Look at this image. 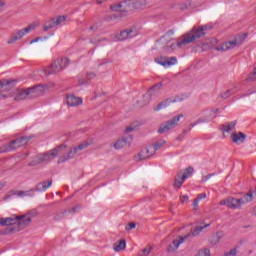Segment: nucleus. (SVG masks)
I'll list each match as a JSON object with an SVG mask.
<instances>
[{
	"label": "nucleus",
	"mask_w": 256,
	"mask_h": 256,
	"mask_svg": "<svg viewBox=\"0 0 256 256\" xmlns=\"http://www.w3.org/2000/svg\"><path fill=\"white\" fill-rule=\"evenodd\" d=\"M29 139L31 137L22 136L12 140L7 146H3L0 148V153H7L9 151H15V149H19V147H23L29 143Z\"/></svg>",
	"instance_id": "6"
},
{
	"label": "nucleus",
	"mask_w": 256,
	"mask_h": 256,
	"mask_svg": "<svg viewBox=\"0 0 256 256\" xmlns=\"http://www.w3.org/2000/svg\"><path fill=\"white\" fill-rule=\"evenodd\" d=\"M132 141H133V136H126L121 139H118L114 144V147L115 149H123V147H126V145H131Z\"/></svg>",
	"instance_id": "20"
},
{
	"label": "nucleus",
	"mask_w": 256,
	"mask_h": 256,
	"mask_svg": "<svg viewBox=\"0 0 256 256\" xmlns=\"http://www.w3.org/2000/svg\"><path fill=\"white\" fill-rule=\"evenodd\" d=\"M7 97H11V94H8V95L0 94V99H7Z\"/></svg>",
	"instance_id": "51"
},
{
	"label": "nucleus",
	"mask_w": 256,
	"mask_h": 256,
	"mask_svg": "<svg viewBox=\"0 0 256 256\" xmlns=\"http://www.w3.org/2000/svg\"><path fill=\"white\" fill-rule=\"evenodd\" d=\"M69 65V58H57L50 66L37 70L36 73L40 75V77H47V75H55V73H59L63 71Z\"/></svg>",
	"instance_id": "2"
},
{
	"label": "nucleus",
	"mask_w": 256,
	"mask_h": 256,
	"mask_svg": "<svg viewBox=\"0 0 256 256\" xmlns=\"http://www.w3.org/2000/svg\"><path fill=\"white\" fill-rule=\"evenodd\" d=\"M131 131H135V128H133L131 126L126 127L125 133H131Z\"/></svg>",
	"instance_id": "48"
},
{
	"label": "nucleus",
	"mask_w": 256,
	"mask_h": 256,
	"mask_svg": "<svg viewBox=\"0 0 256 256\" xmlns=\"http://www.w3.org/2000/svg\"><path fill=\"white\" fill-rule=\"evenodd\" d=\"M135 227H137V225L135 223H129L127 226H126V231H131V229H135Z\"/></svg>",
	"instance_id": "42"
},
{
	"label": "nucleus",
	"mask_w": 256,
	"mask_h": 256,
	"mask_svg": "<svg viewBox=\"0 0 256 256\" xmlns=\"http://www.w3.org/2000/svg\"><path fill=\"white\" fill-rule=\"evenodd\" d=\"M155 154V149L148 146L142 149L137 155L134 156V161H145V159H151Z\"/></svg>",
	"instance_id": "12"
},
{
	"label": "nucleus",
	"mask_w": 256,
	"mask_h": 256,
	"mask_svg": "<svg viewBox=\"0 0 256 256\" xmlns=\"http://www.w3.org/2000/svg\"><path fill=\"white\" fill-rule=\"evenodd\" d=\"M198 256H211V250L205 248L198 252Z\"/></svg>",
	"instance_id": "37"
},
{
	"label": "nucleus",
	"mask_w": 256,
	"mask_h": 256,
	"mask_svg": "<svg viewBox=\"0 0 256 256\" xmlns=\"http://www.w3.org/2000/svg\"><path fill=\"white\" fill-rule=\"evenodd\" d=\"M51 185H53V180H47V181L40 182L36 186V191H39L41 193V192L45 191L48 187H51Z\"/></svg>",
	"instance_id": "29"
},
{
	"label": "nucleus",
	"mask_w": 256,
	"mask_h": 256,
	"mask_svg": "<svg viewBox=\"0 0 256 256\" xmlns=\"http://www.w3.org/2000/svg\"><path fill=\"white\" fill-rule=\"evenodd\" d=\"M189 131H191V129L189 130V126H188V129L187 130H183L182 132V135H187L189 133Z\"/></svg>",
	"instance_id": "53"
},
{
	"label": "nucleus",
	"mask_w": 256,
	"mask_h": 256,
	"mask_svg": "<svg viewBox=\"0 0 256 256\" xmlns=\"http://www.w3.org/2000/svg\"><path fill=\"white\" fill-rule=\"evenodd\" d=\"M155 63H158V65H162V67H173V65H177V57H163L159 56L155 58Z\"/></svg>",
	"instance_id": "13"
},
{
	"label": "nucleus",
	"mask_w": 256,
	"mask_h": 256,
	"mask_svg": "<svg viewBox=\"0 0 256 256\" xmlns=\"http://www.w3.org/2000/svg\"><path fill=\"white\" fill-rule=\"evenodd\" d=\"M237 91V87H233L229 90H226L223 94H221L222 99H229L234 93Z\"/></svg>",
	"instance_id": "32"
},
{
	"label": "nucleus",
	"mask_w": 256,
	"mask_h": 256,
	"mask_svg": "<svg viewBox=\"0 0 256 256\" xmlns=\"http://www.w3.org/2000/svg\"><path fill=\"white\" fill-rule=\"evenodd\" d=\"M46 91H49V86L47 84H44V85L39 84L33 87L34 97H41L45 95Z\"/></svg>",
	"instance_id": "21"
},
{
	"label": "nucleus",
	"mask_w": 256,
	"mask_h": 256,
	"mask_svg": "<svg viewBox=\"0 0 256 256\" xmlns=\"http://www.w3.org/2000/svg\"><path fill=\"white\" fill-rule=\"evenodd\" d=\"M245 39H247V34H239L235 37V39L224 42L220 46H217L215 50L221 52L230 51V49H235V47H239V45H242Z\"/></svg>",
	"instance_id": "4"
},
{
	"label": "nucleus",
	"mask_w": 256,
	"mask_h": 256,
	"mask_svg": "<svg viewBox=\"0 0 256 256\" xmlns=\"http://www.w3.org/2000/svg\"><path fill=\"white\" fill-rule=\"evenodd\" d=\"M206 227H209V224H206L204 226H196L193 230H192V236L193 237H197V235H199V233H201V231H203Z\"/></svg>",
	"instance_id": "34"
},
{
	"label": "nucleus",
	"mask_w": 256,
	"mask_h": 256,
	"mask_svg": "<svg viewBox=\"0 0 256 256\" xmlns=\"http://www.w3.org/2000/svg\"><path fill=\"white\" fill-rule=\"evenodd\" d=\"M211 177H215V173L208 174L202 177L201 183H207Z\"/></svg>",
	"instance_id": "39"
},
{
	"label": "nucleus",
	"mask_w": 256,
	"mask_h": 256,
	"mask_svg": "<svg viewBox=\"0 0 256 256\" xmlns=\"http://www.w3.org/2000/svg\"><path fill=\"white\" fill-rule=\"evenodd\" d=\"M213 29V26L202 25L197 27H193L191 33H188L184 36L183 39L179 40L176 44H171V49H175V47H183V45H189V43H193L195 39H201V37H205L207 35V31Z\"/></svg>",
	"instance_id": "1"
},
{
	"label": "nucleus",
	"mask_w": 256,
	"mask_h": 256,
	"mask_svg": "<svg viewBox=\"0 0 256 256\" xmlns=\"http://www.w3.org/2000/svg\"><path fill=\"white\" fill-rule=\"evenodd\" d=\"M206 197H207V194L201 193V194H199V195L196 197V199H198V201H201V199H205Z\"/></svg>",
	"instance_id": "45"
},
{
	"label": "nucleus",
	"mask_w": 256,
	"mask_h": 256,
	"mask_svg": "<svg viewBox=\"0 0 256 256\" xmlns=\"http://www.w3.org/2000/svg\"><path fill=\"white\" fill-rule=\"evenodd\" d=\"M17 217L0 218V225L7 227V225H17Z\"/></svg>",
	"instance_id": "26"
},
{
	"label": "nucleus",
	"mask_w": 256,
	"mask_h": 256,
	"mask_svg": "<svg viewBox=\"0 0 256 256\" xmlns=\"http://www.w3.org/2000/svg\"><path fill=\"white\" fill-rule=\"evenodd\" d=\"M73 213H75V208H72Z\"/></svg>",
	"instance_id": "59"
},
{
	"label": "nucleus",
	"mask_w": 256,
	"mask_h": 256,
	"mask_svg": "<svg viewBox=\"0 0 256 256\" xmlns=\"http://www.w3.org/2000/svg\"><path fill=\"white\" fill-rule=\"evenodd\" d=\"M98 4H101V1H97Z\"/></svg>",
	"instance_id": "60"
},
{
	"label": "nucleus",
	"mask_w": 256,
	"mask_h": 256,
	"mask_svg": "<svg viewBox=\"0 0 256 256\" xmlns=\"http://www.w3.org/2000/svg\"><path fill=\"white\" fill-rule=\"evenodd\" d=\"M183 137H185V136L183 134H180L177 139L181 140V139H183Z\"/></svg>",
	"instance_id": "54"
},
{
	"label": "nucleus",
	"mask_w": 256,
	"mask_h": 256,
	"mask_svg": "<svg viewBox=\"0 0 256 256\" xmlns=\"http://www.w3.org/2000/svg\"><path fill=\"white\" fill-rule=\"evenodd\" d=\"M185 101V98L176 96L175 98H166L160 102L155 108L154 111H161V109H167L171 103H181Z\"/></svg>",
	"instance_id": "11"
},
{
	"label": "nucleus",
	"mask_w": 256,
	"mask_h": 256,
	"mask_svg": "<svg viewBox=\"0 0 256 256\" xmlns=\"http://www.w3.org/2000/svg\"><path fill=\"white\" fill-rule=\"evenodd\" d=\"M94 29H96L95 26H91V27H90V31H94Z\"/></svg>",
	"instance_id": "55"
},
{
	"label": "nucleus",
	"mask_w": 256,
	"mask_h": 256,
	"mask_svg": "<svg viewBox=\"0 0 256 256\" xmlns=\"http://www.w3.org/2000/svg\"><path fill=\"white\" fill-rule=\"evenodd\" d=\"M61 149H63V146H59L45 154H38L34 158V163H49V161H53L59 155Z\"/></svg>",
	"instance_id": "8"
},
{
	"label": "nucleus",
	"mask_w": 256,
	"mask_h": 256,
	"mask_svg": "<svg viewBox=\"0 0 256 256\" xmlns=\"http://www.w3.org/2000/svg\"><path fill=\"white\" fill-rule=\"evenodd\" d=\"M163 87L162 83H157L154 86H152L147 92H146V97H159L161 95V89Z\"/></svg>",
	"instance_id": "19"
},
{
	"label": "nucleus",
	"mask_w": 256,
	"mask_h": 256,
	"mask_svg": "<svg viewBox=\"0 0 256 256\" xmlns=\"http://www.w3.org/2000/svg\"><path fill=\"white\" fill-rule=\"evenodd\" d=\"M183 117H184L183 114H179L177 116H174L170 120L162 123L158 129V133L160 135H163V133H167V131H171V129H175V127L179 125V121H181Z\"/></svg>",
	"instance_id": "7"
},
{
	"label": "nucleus",
	"mask_w": 256,
	"mask_h": 256,
	"mask_svg": "<svg viewBox=\"0 0 256 256\" xmlns=\"http://www.w3.org/2000/svg\"><path fill=\"white\" fill-rule=\"evenodd\" d=\"M127 247V242L125 239L120 240L119 242L114 243L113 249L116 253H119V251H124V249Z\"/></svg>",
	"instance_id": "30"
},
{
	"label": "nucleus",
	"mask_w": 256,
	"mask_h": 256,
	"mask_svg": "<svg viewBox=\"0 0 256 256\" xmlns=\"http://www.w3.org/2000/svg\"><path fill=\"white\" fill-rule=\"evenodd\" d=\"M65 213H67V211H64V212H62V213L56 215V216L54 217V220H55V221H59V219H61V217H63V215H65Z\"/></svg>",
	"instance_id": "44"
},
{
	"label": "nucleus",
	"mask_w": 256,
	"mask_h": 256,
	"mask_svg": "<svg viewBox=\"0 0 256 256\" xmlns=\"http://www.w3.org/2000/svg\"><path fill=\"white\" fill-rule=\"evenodd\" d=\"M187 174H183V171L178 173V178L174 180V187L175 189H181L183 183H185V179H187Z\"/></svg>",
	"instance_id": "24"
},
{
	"label": "nucleus",
	"mask_w": 256,
	"mask_h": 256,
	"mask_svg": "<svg viewBox=\"0 0 256 256\" xmlns=\"http://www.w3.org/2000/svg\"><path fill=\"white\" fill-rule=\"evenodd\" d=\"M211 121V119L209 118H199L196 122L191 123L189 125V130H191L193 127H197V125L201 124V123H209Z\"/></svg>",
	"instance_id": "33"
},
{
	"label": "nucleus",
	"mask_w": 256,
	"mask_h": 256,
	"mask_svg": "<svg viewBox=\"0 0 256 256\" xmlns=\"http://www.w3.org/2000/svg\"><path fill=\"white\" fill-rule=\"evenodd\" d=\"M249 94H243L242 96H240V97H247Z\"/></svg>",
	"instance_id": "57"
},
{
	"label": "nucleus",
	"mask_w": 256,
	"mask_h": 256,
	"mask_svg": "<svg viewBox=\"0 0 256 256\" xmlns=\"http://www.w3.org/2000/svg\"><path fill=\"white\" fill-rule=\"evenodd\" d=\"M224 256H237V248H233L230 251L224 253Z\"/></svg>",
	"instance_id": "41"
},
{
	"label": "nucleus",
	"mask_w": 256,
	"mask_h": 256,
	"mask_svg": "<svg viewBox=\"0 0 256 256\" xmlns=\"http://www.w3.org/2000/svg\"><path fill=\"white\" fill-rule=\"evenodd\" d=\"M96 77H97V74H95L94 72H88L86 74L87 81H91V80L95 79Z\"/></svg>",
	"instance_id": "40"
},
{
	"label": "nucleus",
	"mask_w": 256,
	"mask_h": 256,
	"mask_svg": "<svg viewBox=\"0 0 256 256\" xmlns=\"http://www.w3.org/2000/svg\"><path fill=\"white\" fill-rule=\"evenodd\" d=\"M11 83H15V80L0 81V93H3L5 91H11Z\"/></svg>",
	"instance_id": "27"
},
{
	"label": "nucleus",
	"mask_w": 256,
	"mask_h": 256,
	"mask_svg": "<svg viewBox=\"0 0 256 256\" xmlns=\"http://www.w3.org/2000/svg\"><path fill=\"white\" fill-rule=\"evenodd\" d=\"M89 147V143L84 142L79 144L78 146L72 148L67 154L60 156L58 159V163H65V161H69V159H73L75 155H77V151H83V149H87Z\"/></svg>",
	"instance_id": "9"
},
{
	"label": "nucleus",
	"mask_w": 256,
	"mask_h": 256,
	"mask_svg": "<svg viewBox=\"0 0 256 256\" xmlns=\"http://www.w3.org/2000/svg\"><path fill=\"white\" fill-rule=\"evenodd\" d=\"M255 75H256V68L253 69L252 73H251L250 76H249V79H250V80L255 79Z\"/></svg>",
	"instance_id": "47"
},
{
	"label": "nucleus",
	"mask_w": 256,
	"mask_h": 256,
	"mask_svg": "<svg viewBox=\"0 0 256 256\" xmlns=\"http://www.w3.org/2000/svg\"><path fill=\"white\" fill-rule=\"evenodd\" d=\"M44 39H47V37H45ZM39 41H43V37H37L33 39V43H37Z\"/></svg>",
	"instance_id": "49"
},
{
	"label": "nucleus",
	"mask_w": 256,
	"mask_h": 256,
	"mask_svg": "<svg viewBox=\"0 0 256 256\" xmlns=\"http://www.w3.org/2000/svg\"><path fill=\"white\" fill-rule=\"evenodd\" d=\"M66 103L69 107H79V105H83V99L70 94L66 96Z\"/></svg>",
	"instance_id": "18"
},
{
	"label": "nucleus",
	"mask_w": 256,
	"mask_h": 256,
	"mask_svg": "<svg viewBox=\"0 0 256 256\" xmlns=\"http://www.w3.org/2000/svg\"><path fill=\"white\" fill-rule=\"evenodd\" d=\"M16 225H29L31 223V219H33V216L31 214H26L22 216H16Z\"/></svg>",
	"instance_id": "22"
},
{
	"label": "nucleus",
	"mask_w": 256,
	"mask_h": 256,
	"mask_svg": "<svg viewBox=\"0 0 256 256\" xmlns=\"http://www.w3.org/2000/svg\"><path fill=\"white\" fill-rule=\"evenodd\" d=\"M31 190L26 191H10L5 197L4 201H7L9 199H13V197H19L20 199H23V197H31Z\"/></svg>",
	"instance_id": "15"
},
{
	"label": "nucleus",
	"mask_w": 256,
	"mask_h": 256,
	"mask_svg": "<svg viewBox=\"0 0 256 256\" xmlns=\"http://www.w3.org/2000/svg\"><path fill=\"white\" fill-rule=\"evenodd\" d=\"M149 253H151V248H144L138 253V256H149Z\"/></svg>",
	"instance_id": "38"
},
{
	"label": "nucleus",
	"mask_w": 256,
	"mask_h": 256,
	"mask_svg": "<svg viewBox=\"0 0 256 256\" xmlns=\"http://www.w3.org/2000/svg\"><path fill=\"white\" fill-rule=\"evenodd\" d=\"M132 37H137V31L134 29L122 30L117 36V41H125L126 39H132Z\"/></svg>",
	"instance_id": "16"
},
{
	"label": "nucleus",
	"mask_w": 256,
	"mask_h": 256,
	"mask_svg": "<svg viewBox=\"0 0 256 256\" xmlns=\"http://www.w3.org/2000/svg\"><path fill=\"white\" fill-rule=\"evenodd\" d=\"M253 201V192L246 193L242 198L236 199L233 197L226 198L220 201V205H225L228 209H240L242 205Z\"/></svg>",
	"instance_id": "3"
},
{
	"label": "nucleus",
	"mask_w": 256,
	"mask_h": 256,
	"mask_svg": "<svg viewBox=\"0 0 256 256\" xmlns=\"http://www.w3.org/2000/svg\"><path fill=\"white\" fill-rule=\"evenodd\" d=\"M253 215H256V207L253 209Z\"/></svg>",
	"instance_id": "56"
},
{
	"label": "nucleus",
	"mask_w": 256,
	"mask_h": 256,
	"mask_svg": "<svg viewBox=\"0 0 256 256\" xmlns=\"http://www.w3.org/2000/svg\"><path fill=\"white\" fill-rule=\"evenodd\" d=\"M31 31H33V24H29L27 27L22 29L14 30L7 40V45H14V43H17V41H21V39H23V37L26 35H29Z\"/></svg>",
	"instance_id": "5"
},
{
	"label": "nucleus",
	"mask_w": 256,
	"mask_h": 256,
	"mask_svg": "<svg viewBox=\"0 0 256 256\" xmlns=\"http://www.w3.org/2000/svg\"><path fill=\"white\" fill-rule=\"evenodd\" d=\"M231 139L233 143H236V145H241V143H244L245 139H247V135L243 134L242 132L233 133L231 135Z\"/></svg>",
	"instance_id": "23"
},
{
	"label": "nucleus",
	"mask_w": 256,
	"mask_h": 256,
	"mask_svg": "<svg viewBox=\"0 0 256 256\" xmlns=\"http://www.w3.org/2000/svg\"><path fill=\"white\" fill-rule=\"evenodd\" d=\"M66 18L65 16H58L55 18H52L51 20L47 21L44 24L43 30L49 31V29H57V27H61L62 25H65Z\"/></svg>",
	"instance_id": "10"
},
{
	"label": "nucleus",
	"mask_w": 256,
	"mask_h": 256,
	"mask_svg": "<svg viewBox=\"0 0 256 256\" xmlns=\"http://www.w3.org/2000/svg\"><path fill=\"white\" fill-rule=\"evenodd\" d=\"M3 7H5V2L0 1V13L3 11Z\"/></svg>",
	"instance_id": "52"
},
{
	"label": "nucleus",
	"mask_w": 256,
	"mask_h": 256,
	"mask_svg": "<svg viewBox=\"0 0 256 256\" xmlns=\"http://www.w3.org/2000/svg\"><path fill=\"white\" fill-rule=\"evenodd\" d=\"M30 45H33V40L30 41Z\"/></svg>",
	"instance_id": "58"
},
{
	"label": "nucleus",
	"mask_w": 256,
	"mask_h": 256,
	"mask_svg": "<svg viewBox=\"0 0 256 256\" xmlns=\"http://www.w3.org/2000/svg\"><path fill=\"white\" fill-rule=\"evenodd\" d=\"M193 173H195V169H193V167H188L184 170L183 175H187V178H188V177H191V175H193Z\"/></svg>",
	"instance_id": "36"
},
{
	"label": "nucleus",
	"mask_w": 256,
	"mask_h": 256,
	"mask_svg": "<svg viewBox=\"0 0 256 256\" xmlns=\"http://www.w3.org/2000/svg\"><path fill=\"white\" fill-rule=\"evenodd\" d=\"M128 3H129V1H124V2H121L119 4L112 5L110 7V9H111V11H120L122 13H126V11H128V10L125 7H127Z\"/></svg>",
	"instance_id": "28"
},
{
	"label": "nucleus",
	"mask_w": 256,
	"mask_h": 256,
	"mask_svg": "<svg viewBox=\"0 0 256 256\" xmlns=\"http://www.w3.org/2000/svg\"><path fill=\"white\" fill-rule=\"evenodd\" d=\"M165 140H160L158 142H156L154 145H151L150 147H152L154 149V153L159 151V149H161V147H163L165 145Z\"/></svg>",
	"instance_id": "35"
},
{
	"label": "nucleus",
	"mask_w": 256,
	"mask_h": 256,
	"mask_svg": "<svg viewBox=\"0 0 256 256\" xmlns=\"http://www.w3.org/2000/svg\"><path fill=\"white\" fill-rule=\"evenodd\" d=\"M187 201H189V196L184 195L180 197V202L181 203H187Z\"/></svg>",
	"instance_id": "43"
},
{
	"label": "nucleus",
	"mask_w": 256,
	"mask_h": 256,
	"mask_svg": "<svg viewBox=\"0 0 256 256\" xmlns=\"http://www.w3.org/2000/svg\"><path fill=\"white\" fill-rule=\"evenodd\" d=\"M235 125H237V121H232L230 123L222 125L221 129L223 133H231L233 129H235Z\"/></svg>",
	"instance_id": "31"
},
{
	"label": "nucleus",
	"mask_w": 256,
	"mask_h": 256,
	"mask_svg": "<svg viewBox=\"0 0 256 256\" xmlns=\"http://www.w3.org/2000/svg\"><path fill=\"white\" fill-rule=\"evenodd\" d=\"M31 91H33V87H29L25 90H16L14 92V101H23L27 99L29 95H31Z\"/></svg>",
	"instance_id": "17"
},
{
	"label": "nucleus",
	"mask_w": 256,
	"mask_h": 256,
	"mask_svg": "<svg viewBox=\"0 0 256 256\" xmlns=\"http://www.w3.org/2000/svg\"><path fill=\"white\" fill-rule=\"evenodd\" d=\"M101 41H107V38L99 39L98 41L90 40V43H94V45H97L98 43H101Z\"/></svg>",
	"instance_id": "46"
},
{
	"label": "nucleus",
	"mask_w": 256,
	"mask_h": 256,
	"mask_svg": "<svg viewBox=\"0 0 256 256\" xmlns=\"http://www.w3.org/2000/svg\"><path fill=\"white\" fill-rule=\"evenodd\" d=\"M225 237V234L223 232H216V234L210 236V238L208 239L209 243H211L212 245H219V243L221 242V239Z\"/></svg>",
	"instance_id": "25"
},
{
	"label": "nucleus",
	"mask_w": 256,
	"mask_h": 256,
	"mask_svg": "<svg viewBox=\"0 0 256 256\" xmlns=\"http://www.w3.org/2000/svg\"><path fill=\"white\" fill-rule=\"evenodd\" d=\"M191 237V234H186L184 237L183 236H178L177 239L173 240L171 244H169L167 248L168 253H175L176 250L179 249V245L185 243L186 239H189Z\"/></svg>",
	"instance_id": "14"
},
{
	"label": "nucleus",
	"mask_w": 256,
	"mask_h": 256,
	"mask_svg": "<svg viewBox=\"0 0 256 256\" xmlns=\"http://www.w3.org/2000/svg\"><path fill=\"white\" fill-rule=\"evenodd\" d=\"M199 199L195 198L194 201H193V206L194 207H199Z\"/></svg>",
	"instance_id": "50"
}]
</instances>
